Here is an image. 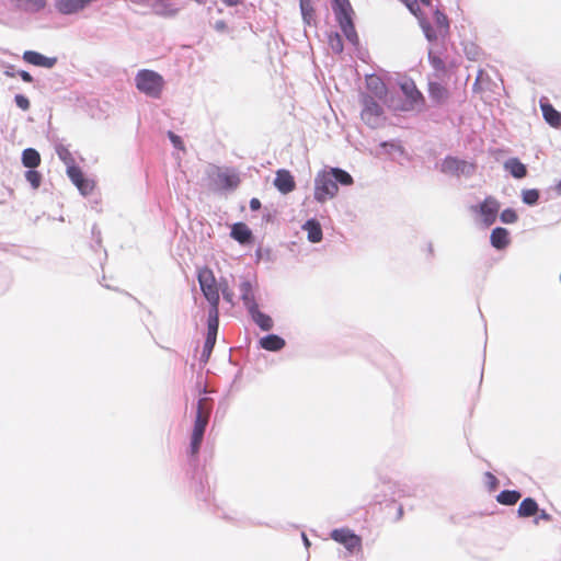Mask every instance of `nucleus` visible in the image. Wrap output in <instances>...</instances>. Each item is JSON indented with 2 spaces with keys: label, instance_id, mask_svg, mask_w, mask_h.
I'll list each match as a JSON object with an SVG mask.
<instances>
[{
  "label": "nucleus",
  "instance_id": "obj_10",
  "mask_svg": "<svg viewBox=\"0 0 561 561\" xmlns=\"http://www.w3.org/2000/svg\"><path fill=\"white\" fill-rule=\"evenodd\" d=\"M443 173L451 175H471L474 171V164L465 160L447 157L439 164Z\"/></svg>",
  "mask_w": 561,
  "mask_h": 561
},
{
  "label": "nucleus",
  "instance_id": "obj_48",
  "mask_svg": "<svg viewBox=\"0 0 561 561\" xmlns=\"http://www.w3.org/2000/svg\"><path fill=\"white\" fill-rule=\"evenodd\" d=\"M5 75H7V76H10V77H14L13 71H10V72H9V71H7V72H5Z\"/></svg>",
  "mask_w": 561,
  "mask_h": 561
},
{
  "label": "nucleus",
  "instance_id": "obj_16",
  "mask_svg": "<svg viewBox=\"0 0 561 561\" xmlns=\"http://www.w3.org/2000/svg\"><path fill=\"white\" fill-rule=\"evenodd\" d=\"M302 230L307 232L308 240L312 243L320 242L322 240V228L318 220L309 219L304 226Z\"/></svg>",
  "mask_w": 561,
  "mask_h": 561
},
{
  "label": "nucleus",
  "instance_id": "obj_34",
  "mask_svg": "<svg viewBox=\"0 0 561 561\" xmlns=\"http://www.w3.org/2000/svg\"><path fill=\"white\" fill-rule=\"evenodd\" d=\"M435 22L437 24V27L439 30V32H445L448 27V22H447V18L440 13V12H435Z\"/></svg>",
  "mask_w": 561,
  "mask_h": 561
},
{
  "label": "nucleus",
  "instance_id": "obj_19",
  "mask_svg": "<svg viewBox=\"0 0 561 561\" xmlns=\"http://www.w3.org/2000/svg\"><path fill=\"white\" fill-rule=\"evenodd\" d=\"M249 312L252 316L254 322L264 331H268L273 328V320L270 316L261 312L259 310V306H255L254 309H250Z\"/></svg>",
  "mask_w": 561,
  "mask_h": 561
},
{
  "label": "nucleus",
  "instance_id": "obj_23",
  "mask_svg": "<svg viewBox=\"0 0 561 561\" xmlns=\"http://www.w3.org/2000/svg\"><path fill=\"white\" fill-rule=\"evenodd\" d=\"M152 8L156 14L164 18L174 16L179 11L171 3H168L164 0H157Z\"/></svg>",
  "mask_w": 561,
  "mask_h": 561
},
{
  "label": "nucleus",
  "instance_id": "obj_5",
  "mask_svg": "<svg viewBox=\"0 0 561 561\" xmlns=\"http://www.w3.org/2000/svg\"><path fill=\"white\" fill-rule=\"evenodd\" d=\"M197 278L201 289L210 305L208 317H219V286L213 271L203 267L198 271Z\"/></svg>",
  "mask_w": 561,
  "mask_h": 561
},
{
  "label": "nucleus",
  "instance_id": "obj_30",
  "mask_svg": "<svg viewBox=\"0 0 561 561\" xmlns=\"http://www.w3.org/2000/svg\"><path fill=\"white\" fill-rule=\"evenodd\" d=\"M329 45L333 53L341 54L343 51L342 36L337 33L329 36Z\"/></svg>",
  "mask_w": 561,
  "mask_h": 561
},
{
  "label": "nucleus",
  "instance_id": "obj_32",
  "mask_svg": "<svg viewBox=\"0 0 561 561\" xmlns=\"http://www.w3.org/2000/svg\"><path fill=\"white\" fill-rule=\"evenodd\" d=\"M25 179L30 182L33 188H38L42 182L41 173L35 170L26 171Z\"/></svg>",
  "mask_w": 561,
  "mask_h": 561
},
{
  "label": "nucleus",
  "instance_id": "obj_6",
  "mask_svg": "<svg viewBox=\"0 0 561 561\" xmlns=\"http://www.w3.org/2000/svg\"><path fill=\"white\" fill-rule=\"evenodd\" d=\"M136 88L144 94L158 99L164 88V80L156 71L144 69L135 78Z\"/></svg>",
  "mask_w": 561,
  "mask_h": 561
},
{
  "label": "nucleus",
  "instance_id": "obj_36",
  "mask_svg": "<svg viewBox=\"0 0 561 561\" xmlns=\"http://www.w3.org/2000/svg\"><path fill=\"white\" fill-rule=\"evenodd\" d=\"M168 136L175 148H178L182 151L185 150L184 144L180 136L175 135L173 131H169Z\"/></svg>",
  "mask_w": 561,
  "mask_h": 561
},
{
  "label": "nucleus",
  "instance_id": "obj_21",
  "mask_svg": "<svg viewBox=\"0 0 561 561\" xmlns=\"http://www.w3.org/2000/svg\"><path fill=\"white\" fill-rule=\"evenodd\" d=\"M491 243L496 249H504L510 243L508 231L504 228H495L491 233Z\"/></svg>",
  "mask_w": 561,
  "mask_h": 561
},
{
  "label": "nucleus",
  "instance_id": "obj_42",
  "mask_svg": "<svg viewBox=\"0 0 561 561\" xmlns=\"http://www.w3.org/2000/svg\"><path fill=\"white\" fill-rule=\"evenodd\" d=\"M226 5L233 7L242 3L243 0H221Z\"/></svg>",
  "mask_w": 561,
  "mask_h": 561
},
{
  "label": "nucleus",
  "instance_id": "obj_41",
  "mask_svg": "<svg viewBox=\"0 0 561 561\" xmlns=\"http://www.w3.org/2000/svg\"><path fill=\"white\" fill-rule=\"evenodd\" d=\"M539 519L549 520L550 519V515L548 513H546L545 511H541L539 513V516L536 518L535 523L538 524Z\"/></svg>",
  "mask_w": 561,
  "mask_h": 561
},
{
  "label": "nucleus",
  "instance_id": "obj_33",
  "mask_svg": "<svg viewBox=\"0 0 561 561\" xmlns=\"http://www.w3.org/2000/svg\"><path fill=\"white\" fill-rule=\"evenodd\" d=\"M501 220L505 224H513L517 220V215L513 209L507 208L501 213Z\"/></svg>",
  "mask_w": 561,
  "mask_h": 561
},
{
  "label": "nucleus",
  "instance_id": "obj_35",
  "mask_svg": "<svg viewBox=\"0 0 561 561\" xmlns=\"http://www.w3.org/2000/svg\"><path fill=\"white\" fill-rule=\"evenodd\" d=\"M14 101L18 107H20L23 111H27L31 106L28 99L22 94H16Z\"/></svg>",
  "mask_w": 561,
  "mask_h": 561
},
{
  "label": "nucleus",
  "instance_id": "obj_28",
  "mask_svg": "<svg viewBox=\"0 0 561 561\" xmlns=\"http://www.w3.org/2000/svg\"><path fill=\"white\" fill-rule=\"evenodd\" d=\"M331 537L333 540L344 545L346 549L351 548V531L347 528L334 529Z\"/></svg>",
  "mask_w": 561,
  "mask_h": 561
},
{
  "label": "nucleus",
  "instance_id": "obj_27",
  "mask_svg": "<svg viewBox=\"0 0 561 561\" xmlns=\"http://www.w3.org/2000/svg\"><path fill=\"white\" fill-rule=\"evenodd\" d=\"M428 91L430 96L437 102H444L448 98L447 89L439 83H430Z\"/></svg>",
  "mask_w": 561,
  "mask_h": 561
},
{
  "label": "nucleus",
  "instance_id": "obj_45",
  "mask_svg": "<svg viewBox=\"0 0 561 561\" xmlns=\"http://www.w3.org/2000/svg\"><path fill=\"white\" fill-rule=\"evenodd\" d=\"M352 539H353V549H354L357 545H359L360 539H359V537H357L354 534L352 536Z\"/></svg>",
  "mask_w": 561,
  "mask_h": 561
},
{
  "label": "nucleus",
  "instance_id": "obj_39",
  "mask_svg": "<svg viewBox=\"0 0 561 561\" xmlns=\"http://www.w3.org/2000/svg\"><path fill=\"white\" fill-rule=\"evenodd\" d=\"M18 75L21 77V79L25 82H32L33 81V77L31 76L30 72L25 71V70H21L18 72Z\"/></svg>",
  "mask_w": 561,
  "mask_h": 561
},
{
  "label": "nucleus",
  "instance_id": "obj_38",
  "mask_svg": "<svg viewBox=\"0 0 561 561\" xmlns=\"http://www.w3.org/2000/svg\"><path fill=\"white\" fill-rule=\"evenodd\" d=\"M421 22V26L426 35V37L431 41L435 37V34L432 32L430 25L424 22L423 20L420 21Z\"/></svg>",
  "mask_w": 561,
  "mask_h": 561
},
{
  "label": "nucleus",
  "instance_id": "obj_31",
  "mask_svg": "<svg viewBox=\"0 0 561 561\" xmlns=\"http://www.w3.org/2000/svg\"><path fill=\"white\" fill-rule=\"evenodd\" d=\"M523 202L527 205H535L539 198V192L535 188L524 190L522 192Z\"/></svg>",
  "mask_w": 561,
  "mask_h": 561
},
{
  "label": "nucleus",
  "instance_id": "obj_49",
  "mask_svg": "<svg viewBox=\"0 0 561 561\" xmlns=\"http://www.w3.org/2000/svg\"><path fill=\"white\" fill-rule=\"evenodd\" d=\"M557 188L561 192V181L559 182Z\"/></svg>",
  "mask_w": 561,
  "mask_h": 561
},
{
  "label": "nucleus",
  "instance_id": "obj_20",
  "mask_svg": "<svg viewBox=\"0 0 561 561\" xmlns=\"http://www.w3.org/2000/svg\"><path fill=\"white\" fill-rule=\"evenodd\" d=\"M260 345L267 351L276 352L285 346V341L275 334H270L260 340Z\"/></svg>",
  "mask_w": 561,
  "mask_h": 561
},
{
  "label": "nucleus",
  "instance_id": "obj_37",
  "mask_svg": "<svg viewBox=\"0 0 561 561\" xmlns=\"http://www.w3.org/2000/svg\"><path fill=\"white\" fill-rule=\"evenodd\" d=\"M222 293V296L224 298L228 301V302H232V299H233V293L228 288L227 285H222L220 284V288H219Z\"/></svg>",
  "mask_w": 561,
  "mask_h": 561
},
{
  "label": "nucleus",
  "instance_id": "obj_24",
  "mask_svg": "<svg viewBox=\"0 0 561 561\" xmlns=\"http://www.w3.org/2000/svg\"><path fill=\"white\" fill-rule=\"evenodd\" d=\"M22 163L26 168L34 169L39 165L41 156L35 149L27 148L22 153Z\"/></svg>",
  "mask_w": 561,
  "mask_h": 561
},
{
  "label": "nucleus",
  "instance_id": "obj_14",
  "mask_svg": "<svg viewBox=\"0 0 561 561\" xmlns=\"http://www.w3.org/2000/svg\"><path fill=\"white\" fill-rule=\"evenodd\" d=\"M230 236L241 244H249L253 241V233L243 222H237L231 227Z\"/></svg>",
  "mask_w": 561,
  "mask_h": 561
},
{
  "label": "nucleus",
  "instance_id": "obj_25",
  "mask_svg": "<svg viewBox=\"0 0 561 561\" xmlns=\"http://www.w3.org/2000/svg\"><path fill=\"white\" fill-rule=\"evenodd\" d=\"M538 504L530 497L525 499L519 507H518V515L520 517H529L538 513Z\"/></svg>",
  "mask_w": 561,
  "mask_h": 561
},
{
  "label": "nucleus",
  "instance_id": "obj_47",
  "mask_svg": "<svg viewBox=\"0 0 561 561\" xmlns=\"http://www.w3.org/2000/svg\"><path fill=\"white\" fill-rule=\"evenodd\" d=\"M352 45H353V47L357 46V39H355V37H354V36H353Z\"/></svg>",
  "mask_w": 561,
  "mask_h": 561
},
{
  "label": "nucleus",
  "instance_id": "obj_43",
  "mask_svg": "<svg viewBox=\"0 0 561 561\" xmlns=\"http://www.w3.org/2000/svg\"><path fill=\"white\" fill-rule=\"evenodd\" d=\"M485 478L488 479V482L491 484L492 488L495 486L496 479L492 473H486Z\"/></svg>",
  "mask_w": 561,
  "mask_h": 561
},
{
  "label": "nucleus",
  "instance_id": "obj_50",
  "mask_svg": "<svg viewBox=\"0 0 561 561\" xmlns=\"http://www.w3.org/2000/svg\"><path fill=\"white\" fill-rule=\"evenodd\" d=\"M560 280H561V273H560Z\"/></svg>",
  "mask_w": 561,
  "mask_h": 561
},
{
  "label": "nucleus",
  "instance_id": "obj_4",
  "mask_svg": "<svg viewBox=\"0 0 561 561\" xmlns=\"http://www.w3.org/2000/svg\"><path fill=\"white\" fill-rule=\"evenodd\" d=\"M211 411L213 400L208 397L199 398L197 401L196 415L190 443V453L192 456H196L199 451Z\"/></svg>",
  "mask_w": 561,
  "mask_h": 561
},
{
  "label": "nucleus",
  "instance_id": "obj_44",
  "mask_svg": "<svg viewBox=\"0 0 561 561\" xmlns=\"http://www.w3.org/2000/svg\"><path fill=\"white\" fill-rule=\"evenodd\" d=\"M301 10H302L304 14H306V12L308 10V1L307 0H301Z\"/></svg>",
  "mask_w": 561,
  "mask_h": 561
},
{
  "label": "nucleus",
  "instance_id": "obj_11",
  "mask_svg": "<svg viewBox=\"0 0 561 561\" xmlns=\"http://www.w3.org/2000/svg\"><path fill=\"white\" fill-rule=\"evenodd\" d=\"M67 175L82 195L87 196L93 192L95 187L94 181L85 178L82 170L79 167L67 170Z\"/></svg>",
  "mask_w": 561,
  "mask_h": 561
},
{
  "label": "nucleus",
  "instance_id": "obj_18",
  "mask_svg": "<svg viewBox=\"0 0 561 561\" xmlns=\"http://www.w3.org/2000/svg\"><path fill=\"white\" fill-rule=\"evenodd\" d=\"M241 299L243 300L244 306L248 310L254 309L257 306L254 297V293L250 282H242L240 284Z\"/></svg>",
  "mask_w": 561,
  "mask_h": 561
},
{
  "label": "nucleus",
  "instance_id": "obj_22",
  "mask_svg": "<svg viewBox=\"0 0 561 561\" xmlns=\"http://www.w3.org/2000/svg\"><path fill=\"white\" fill-rule=\"evenodd\" d=\"M541 110L545 119L552 127H559L561 125V114L558 111H556L550 104L541 103Z\"/></svg>",
  "mask_w": 561,
  "mask_h": 561
},
{
  "label": "nucleus",
  "instance_id": "obj_8",
  "mask_svg": "<svg viewBox=\"0 0 561 561\" xmlns=\"http://www.w3.org/2000/svg\"><path fill=\"white\" fill-rule=\"evenodd\" d=\"M470 210L479 217L484 226L489 227L496 220L500 203L494 197L489 196L481 204L471 206Z\"/></svg>",
  "mask_w": 561,
  "mask_h": 561
},
{
  "label": "nucleus",
  "instance_id": "obj_1",
  "mask_svg": "<svg viewBox=\"0 0 561 561\" xmlns=\"http://www.w3.org/2000/svg\"><path fill=\"white\" fill-rule=\"evenodd\" d=\"M366 88L368 94L364 98L362 118L370 127H378L385 121L383 111L373 98L380 100L385 105V100L390 95L383 80L378 75H366Z\"/></svg>",
  "mask_w": 561,
  "mask_h": 561
},
{
  "label": "nucleus",
  "instance_id": "obj_17",
  "mask_svg": "<svg viewBox=\"0 0 561 561\" xmlns=\"http://www.w3.org/2000/svg\"><path fill=\"white\" fill-rule=\"evenodd\" d=\"M504 169L516 179H523L527 174V169L517 158H511L504 162Z\"/></svg>",
  "mask_w": 561,
  "mask_h": 561
},
{
  "label": "nucleus",
  "instance_id": "obj_26",
  "mask_svg": "<svg viewBox=\"0 0 561 561\" xmlns=\"http://www.w3.org/2000/svg\"><path fill=\"white\" fill-rule=\"evenodd\" d=\"M56 152L58 158L66 164L67 170H70L71 168H77L76 160L71 151L67 147L60 145L56 148Z\"/></svg>",
  "mask_w": 561,
  "mask_h": 561
},
{
  "label": "nucleus",
  "instance_id": "obj_3",
  "mask_svg": "<svg viewBox=\"0 0 561 561\" xmlns=\"http://www.w3.org/2000/svg\"><path fill=\"white\" fill-rule=\"evenodd\" d=\"M339 184H351V175L341 169H329L320 171L314 179V198L324 203L335 196Z\"/></svg>",
  "mask_w": 561,
  "mask_h": 561
},
{
  "label": "nucleus",
  "instance_id": "obj_2",
  "mask_svg": "<svg viewBox=\"0 0 561 561\" xmlns=\"http://www.w3.org/2000/svg\"><path fill=\"white\" fill-rule=\"evenodd\" d=\"M398 84L401 95L391 94L389 99L385 100V105L393 112H421L424 108L425 99L414 81L409 78H401Z\"/></svg>",
  "mask_w": 561,
  "mask_h": 561
},
{
  "label": "nucleus",
  "instance_id": "obj_15",
  "mask_svg": "<svg viewBox=\"0 0 561 561\" xmlns=\"http://www.w3.org/2000/svg\"><path fill=\"white\" fill-rule=\"evenodd\" d=\"M23 59L26 62L32 64L34 66H41L46 68H51L56 64L55 58L45 57L42 54L33 50H26L23 54Z\"/></svg>",
  "mask_w": 561,
  "mask_h": 561
},
{
  "label": "nucleus",
  "instance_id": "obj_13",
  "mask_svg": "<svg viewBox=\"0 0 561 561\" xmlns=\"http://www.w3.org/2000/svg\"><path fill=\"white\" fill-rule=\"evenodd\" d=\"M274 185L282 194H288L295 190L296 182L288 170L282 169L276 172Z\"/></svg>",
  "mask_w": 561,
  "mask_h": 561
},
{
  "label": "nucleus",
  "instance_id": "obj_40",
  "mask_svg": "<svg viewBox=\"0 0 561 561\" xmlns=\"http://www.w3.org/2000/svg\"><path fill=\"white\" fill-rule=\"evenodd\" d=\"M250 208H251V210H254V211H255V210H259V209L261 208V202H260V199H259V198H255V197H254V198H252V199L250 201Z\"/></svg>",
  "mask_w": 561,
  "mask_h": 561
},
{
  "label": "nucleus",
  "instance_id": "obj_29",
  "mask_svg": "<svg viewBox=\"0 0 561 561\" xmlns=\"http://www.w3.org/2000/svg\"><path fill=\"white\" fill-rule=\"evenodd\" d=\"M520 499V493L517 491H502L497 495V501L504 505H513Z\"/></svg>",
  "mask_w": 561,
  "mask_h": 561
},
{
  "label": "nucleus",
  "instance_id": "obj_46",
  "mask_svg": "<svg viewBox=\"0 0 561 561\" xmlns=\"http://www.w3.org/2000/svg\"><path fill=\"white\" fill-rule=\"evenodd\" d=\"M358 57H359L360 59L365 60L366 53L358 51Z\"/></svg>",
  "mask_w": 561,
  "mask_h": 561
},
{
  "label": "nucleus",
  "instance_id": "obj_12",
  "mask_svg": "<svg viewBox=\"0 0 561 561\" xmlns=\"http://www.w3.org/2000/svg\"><path fill=\"white\" fill-rule=\"evenodd\" d=\"M219 327V317H208L207 336L204 343L202 359L207 362L216 344V337Z\"/></svg>",
  "mask_w": 561,
  "mask_h": 561
},
{
  "label": "nucleus",
  "instance_id": "obj_7",
  "mask_svg": "<svg viewBox=\"0 0 561 561\" xmlns=\"http://www.w3.org/2000/svg\"><path fill=\"white\" fill-rule=\"evenodd\" d=\"M208 178L218 190H234L240 184L239 174L227 168L213 167L208 172Z\"/></svg>",
  "mask_w": 561,
  "mask_h": 561
},
{
  "label": "nucleus",
  "instance_id": "obj_9",
  "mask_svg": "<svg viewBox=\"0 0 561 561\" xmlns=\"http://www.w3.org/2000/svg\"><path fill=\"white\" fill-rule=\"evenodd\" d=\"M331 8L346 38H351V5L348 0H331Z\"/></svg>",
  "mask_w": 561,
  "mask_h": 561
}]
</instances>
